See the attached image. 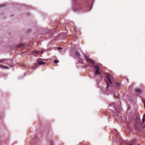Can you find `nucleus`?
<instances>
[{
	"mask_svg": "<svg viewBox=\"0 0 145 145\" xmlns=\"http://www.w3.org/2000/svg\"><path fill=\"white\" fill-rule=\"evenodd\" d=\"M85 58L86 61L88 63L94 66V69L95 70V75H101V72L99 67L98 65H95L94 61L89 57L86 56L85 57Z\"/></svg>",
	"mask_w": 145,
	"mask_h": 145,
	"instance_id": "nucleus-1",
	"label": "nucleus"
},
{
	"mask_svg": "<svg viewBox=\"0 0 145 145\" xmlns=\"http://www.w3.org/2000/svg\"><path fill=\"white\" fill-rule=\"evenodd\" d=\"M107 75L106 77V82L107 84L106 88H107L109 86V84L112 83V80L113 79V77L109 74L106 73Z\"/></svg>",
	"mask_w": 145,
	"mask_h": 145,
	"instance_id": "nucleus-2",
	"label": "nucleus"
},
{
	"mask_svg": "<svg viewBox=\"0 0 145 145\" xmlns=\"http://www.w3.org/2000/svg\"><path fill=\"white\" fill-rule=\"evenodd\" d=\"M0 62L7 64L9 65L10 63H12V60L9 59H2L0 60Z\"/></svg>",
	"mask_w": 145,
	"mask_h": 145,
	"instance_id": "nucleus-3",
	"label": "nucleus"
},
{
	"mask_svg": "<svg viewBox=\"0 0 145 145\" xmlns=\"http://www.w3.org/2000/svg\"><path fill=\"white\" fill-rule=\"evenodd\" d=\"M116 87L118 88H120L121 87V85L120 82H118L116 81H114L113 83Z\"/></svg>",
	"mask_w": 145,
	"mask_h": 145,
	"instance_id": "nucleus-4",
	"label": "nucleus"
},
{
	"mask_svg": "<svg viewBox=\"0 0 145 145\" xmlns=\"http://www.w3.org/2000/svg\"><path fill=\"white\" fill-rule=\"evenodd\" d=\"M40 52V51L35 50L33 52L32 55L35 56H37V54Z\"/></svg>",
	"mask_w": 145,
	"mask_h": 145,
	"instance_id": "nucleus-5",
	"label": "nucleus"
},
{
	"mask_svg": "<svg viewBox=\"0 0 145 145\" xmlns=\"http://www.w3.org/2000/svg\"><path fill=\"white\" fill-rule=\"evenodd\" d=\"M0 67L2 69H9V67L7 66L4 65H0Z\"/></svg>",
	"mask_w": 145,
	"mask_h": 145,
	"instance_id": "nucleus-6",
	"label": "nucleus"
},
{
	"mask_svg": "<svg viewBox=\"0 0 145 145\" xmlns=\"http://www.w3.org/2000/svg\"><path fill=\"white\" fill-rule=\"evenodd\" d=\"M75 56L79 58L80 56V54L78 51H76L75 52Z\"/></svg>",
	"mask_w": 145,
	"mask_h": 145,
	"instance_id": "nucleus-7",
	"label": "nucleus"
},
{
	"mask_svg": "<svg viewBox=\"0 0 145 145\" xmlns=\"http://www.w3.org/2000/svg\"><path fill=\"white\" fill-rule=\"evenodd\" d=\"M24 46V44H20L18 45V48H23Z\"/></svg>",
	"mask_w": 145,
	"mask_h": 145,
	"instance_id": "nucleus-8",
	"label": "nucleus"
},
{
	"mask_svg": "<svg viewBox=\"0 0 145 145\" xmlns=\"http://www.w3.org/2000/svg\"><path fill=\"white\" fill-rule=\"evenodd\" d=\"M38 63L39 65H41L45 64V63L42 61H38Z\"/></svg>",
	"mask_w": 145,
	"mask_h": 145,
	"instance_id": "nucleus-9",
	"label": "nucleus"
},
{
	"mask_svg": "<svg viewBox=\"0 0 145 145\" xmlns=\"http://www.w3.org/2000/svg\"><path fill=\"white\" fill-rule=\"evenodd\" d=\"M114 97L115 98H117L119 96V95L118 93H116V94H114Z\"/></svg>",
	"mask_w": 145,
	"mask_h": 145,
	"instance_id": "nucleus-10",
	"label": "nucleus"
},
{
	"mask_svg": "<svg viewBox=\"0 0 145 145\" xmlns=\"http://www.w3.org/2000/svg\"><path fill=\"white\" fill-rule=\"evenodd\" d=\"M59 62V60L56 59L54 61V63H57Z\"/></svg>",
	"mask_w": 145,
	"mask_h": 145,
	"instance_id": "nucleus-11",
	"label": "nucleus"
},
{
	"mask_svg": "<svg viewBox=\"0 0 145 145\" xmlns=\"http://www.w3.org/2000/svg\"><path fill=\"white\" fill-rule=\"evenodd\" d=\"M142 102L144 103V107H145V99H143L142 100Z\"/></svg>",
	"mask_w": 145,
	"mask_h": 145,
	"instance_id": "nucleus-12",
	"label": "nucleus"
},
{
	"mask_svg": "<svg viewBox=\"0 0 145 145\" xmlns=\"http://www.w3.org/2000/svg\"><path fill=\"white\" fill-rule=\"evenodd\" d=\"M142 120L143 122H144L145 120V118H143Z\"/></svg>",
	"mask_w": 145,
	"mask_h": 145,
	"instance_id": "nucleus-13",
	"label": "nucleus"
},
{
	"mask_svg": "<svg viewBox=\"0 0 145 145\" xmlns=\"http://www.w3.org/2000/svg\"><path fill=\"white\" fill-rule=\"evenodd\" d=\"M143 118H145V114H144L143 116Z\"/></svg>",
	"mask_w": 145,
	"mask_h": 145,
	"instance_id": "nucleus-14",
	"label": "nucleus"
},
{
	"mask_svg": "<svg viewBox=\"0 0 145 145\" xmlns=\"http://www.w3.org/2000/svg\"><path fill=\"white\" fill-rule=\"evenodd\" d=\"M135 91H141L139 89H136Z\"/></svg>",
	"mask_w": 145,
	"mask_h": 145,
	"instance_id": "nucleus-15",
	"label": "nucleus"
},
{
	"mask_svg": "<svg viewBox=\"0 0 145 145\" xmlns=\"http://www.w3.org/2000/svg\"><path fill=\"white\" fill-rule=\"evenodd\" d=\"M52 144H53L52 143V142H51V145H52Z\"/></svg>",
	"mask_w": 145,
	"mask_h": 145,
	"instance_id": "nucleus-16",
	"label": "nucleus"
},
{
	"mask_svg": "<svg viewBox=\"0 0 145 145\" xmlns=\"http://www.w3.org/2000/svg\"><path fill=\"white\" fill-rule=\"evenodd\" d=\"M58 49H61V48H58Z\"/></svg>",
	"mask_w": 145,
	"mask_h": 145,
	"instance_id": "nucleus-17",
	"label": "nucleus"
},
{
	"mask_svg": "<svg viewBox=\"0 0 145 145\" xmlns=\"http://www.w3.org/2000/svg\"><path fill=\"white\" fill-rule=\"evenodd\" d=\"M90 67H92V68H93V67L92 66H90Z\"/></svg>",
	"mask_w": 145,
	"mask_h": 145,
	"instance_id": "nucleus-18",
	"label": "nucleus"
},
{
	"mask_svg": "<svg viewBox=\"0 0 145 145\" xmlns=\"http://www.w3.org/2000/svg\"><path fill=\"white\" fill-rule=\"evenodd\" d=\"M80 63H83V62H80Z\"/></svg>",
	"mask_w": 145,
	"mask_h": 145,
	"instance_id": "nucleus-19",
	"label": "nucleus"
},
{
	"mask_svg": "<svg viewBox=\"0 0 145 145\" xmlns=\"http://www.w3.org/2000/svg\"><path fill=\"white\" fill-rule=\"evenodd\" d=\"M43 53V51H42V53Z\"/></svg>",
	"mask_w": 145,
	"mask_h": 145,
	"instance_id": "nucleus-20",
	"label": "nucleus"
},
{
	"mask_svg": "<svg viewBox=\"0 0 145 145\" xmlns=\"http://www.w3.org/2000/svg\"><path fill=\"white\" fill-rule=\"evenodd\" d=\"M129 145H132L131 144H130Z\"/></svg>",
	"mask_w": 145,
	"mask_h": 145,
	"instance_id": "nucleus-21",
	"label": "nucleus"
}]
</instances>
